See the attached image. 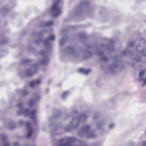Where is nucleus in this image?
Wrapping results in <instances>:
<instances>
[{
	"label": "nucleus",
	"instance_id": "4",
	"mask_svg": "<svg viewBox=\"0 0 146 146\" xmlns=\"http://www.w3.org/2000/svg\"><path fill=\"white\" fill-rule=\"evenodd\" d=\"M145 70H141L140 72L139 77L141 80H144V83L143 84V86L146 84V76L145 77L144 74L145 72Z\"/></svg>",
	"mask_w": 146,
	"mask_h": 146
},
{
	"label": "nucleus",
	"instance_id": "8",
	"mask_svg": "<svg viewBox=\"0 0 146 146\" xmlns=\"http://www.w3.org/2000/svg\"><path fill=\"white\" fill-rule=\"evenodd\" d=\"M78 70L80 73H83L85 75L88 74L90 72L89 69H86L83 68H80Z\"/></svg>",
	"mask_w": 146,
	"mask_h": 146
},
{
	"label": "nucleus",
	"instance_id": "5",
	"mask_svg": "<svg viewBox=\"0 0 146 146\" xmlns=\"http://www.w3.org/2000/svg\"><path fill=\"white\" fill-rule=\"evenodd\" d=\"M41 81L40 80H37L31 82L29 84L31 87L36 88L41 83Z\"/></svg>",
	"mask_w": 146,
	"mask_h": 146
},
{
	"label": "nucleus",
	"instance_id": "27",
	"mask_svg": "<svg viewBox=\"0 0 146 146\" xmlns=\"http://www.w3.org/2000/svg\"><path fill=\"white\" fill-rule=\"evenodd\" d=\"M97 127H100L99 125L98 124L97 125Z\"/></svg>",
	"mask_w": 146,
	"mask_h": 146
},
{
	"label": "nucleus",
	"instance_id": "1",
	"mask_svg": "<svg viewBox=\"0 0 146 146\" xmlns=\"http://www.w3.org/2000/svg\"><path fill=\"white\" fill-rule=\"evenodd\" d=\"M20 110L18 111V113L19 114H23L24 115L29 116L32 119L35 118L36 115L38 112L37 110H33L31 111L29 109H24L23 108V104L21 103H19L17 105Z\"/></svg>",
	"mask_w": 146,
	"mask_h": 146
},
{
	"label": "nucleus",
	"instance_id": "14",
	"mask_svg": "<svg viewBox=\"0 0 146 146\" xmlns=\"http://www.w3.org/2000/svg\"><path fill=\"white\" fill-rule=\"evenodd\" d=\"M49 59L47 57L44 58L42 63L43 64H46L48 62Z\"/></svg>",
	"mask_w": 146,
	"mask_h": 146
},
{
	"label": "nucleus",
	"instance_id": "23",
	"mask_svg": "<svg viewBox=\"0 0 146 146\" xmlns=\"http://www.w3.org/2000/svg\"><path fill=\"white\" fill-rule=\"evenodd\" d=\"M143 146H146V142L143 143Z\"/></svg>",
	"mask_w": 146,
	"mask_h": 146
},
{
	"label": "nucleus",
	"instance_id": "25",
	"mask_svg": "<svg viewBox=\"0 0 146 146\" xmlns=\"http://www.w3.org/2000/svg\"><path fill=\"white\" fill-rule=\"evenodd\" d=\"M23 93L24 94V95H26L27 93V92H25H25H23Z\"/></svg>",
	"mask_w": 146,
	"mask_h": 146
},
{
	"label": "nucleus",
	"instance_id": "10",
	"mask_svg": "<svg viewBox=\"0 0 146 146\" xmlns=\"http://www.w3.org/2000/svg\"><path fill=\"white\" fill-rule=\"evenodd\" d=\"M34 72L32 71L28 70L26 71V75L28 77L31 76H32L34 74Z\"/></svg>",
	"mask_w": 146,
	"mask_h": 146
},
{
	"label": "nucleus",
	"instance_id": "21",
	"mask_svg": "<svg viewBox=\"0 0 146 146\" xmlns=\"http://www.w3.org/2000/svg\"><path fill=\"white\" fill-rule=\"evenodd\" d=\"M9 144L8 143H5L4 145V146H9Z\"/></svg>",
	"mask_w": 146,
	"mask_h": 146
},
{
	"label": "nucleus",
	"instance_id": "28",
	"mask_svg": "<svg viewBox=\"0 0 146 146\" xmlns=\"http://www.w3.org/2000/svg\"><path fill=\"white\" fill-rule=\"evenodd\" d=\"M145 134H146V131H145Z\"/></svg>",
	"mask_w": 146,
	"mask_h": 146
},
{
	"label": "nucleus",
	"instance_id": "15",
	"mask_svg": "<svg viewBox=\"0 0 146 146\" xmlns=\"http://www.w3.org/2000/svg\"><path fill=\"white\" fill-rule=\"evenodd\" d=\"M89 127L88 126L84 127L83 128V131L84 132L88 131L89 130Z\"/></svg>",
	"mask_w": 146,
	"mask_h": 146
},
{
	"label": "nucleus",
	"instance_id": "26",
	"mask_svg": "<svg viewBox=\"0 0 146 146\" xmlns=\"http://www.w3.org/2000/svg\"><path fill=\"white\" fill-rule=\"evenodd\" d=\"M94 136L93 135H92L90 137H93Z\"/></svg>",
	"mask_w": 146,
	"mask_h": 146
},
{
	"label": "nucleus",
	"instance_id": "19",
	"mask_svg": "<svg viewBox=\"0 0 146 146\" xmlns=\"http://www.w3.org/2000/svg\"><path fill=\"white\" fill-rule=\"evenodd\" d=\"M64 42V40L63 38L61 39L59 42L60 45H62Z\"/></svg>",
	"mask_w": 146,
	"mask_h": 146
},
{
	"label": "nucleus",
	"instance_id": "9",
	"mask_svg": "<svg viewBox=\"0 0 146 146\" xmlns=\"http://www.w3.org/2000/svg\"><path fill=\"white\" fill-rule=\"evenodd\" d=\"M40 98V96H38L36 97L35 100H31L29 103V106H32L36 102L38 101Z\"/></svg>",
	"mask_w": 146,
	"mask_h": 146
},
{
	"label": "nucleus",
	"instance_id": "17",
	"mask_svg": "<svg viewBox=\"0 0 146 146\" xmlns=\"http://www.w3.org/2000/svg\"><path fill=\"white\" fill-rule=\"evenodd\" d=\"M115 126V124L114 123H111L109 125V128L111 129L113 128Z\"/></svg>",
	"mask_w": 146,
	"mask_h": 146
},
{
	"label": "nucleus",
	"instance_id": "16",
	"mask_svg": "<svg viewBox=\"0 0 146 146\" xmlns=\"http://www.w3.org/2000/svg\"><path fill=\"white\" fill-rule=\"evenodd\" d=\"M68 52L70 54H72L74 52V50L72 48H70L68 49Z\"/></svg>",
	"mask_w": 146,
	"mask_h": 146
},
{
	"label": "nucleus",
	"instance_id": "22",
	"mask_svg": "<svg viewBox=\"0 0 146 146\" xmlns=\"http://www.w3.org/2000/svg\"><path fill=\"white\" fill-rule=\"evenodd\" d=\"M18 143H14V146H18Z\"/></svg>",
	"mask_w": 146,
	"mask_h": 146
},
{
	"label": "nucleus",
	"instance_id": "12",
	"mask_svg": "<svg viewBox=\"0 0 146 146\" xmlns=\"http://www.w3.org/2000/svg\"><path fill=\"white\" fill-rule=\"evenodd\" d=\"M60 144L59 145V146H71L68 143H64L62 140L60 141Z\"/></svg>",
	"mask_w": 146,
	"mask_h": 146
},
{
	"label": "nucleus",
	"instance_id": "11",
	"mask_svg": "<svg viewBox=\"0 0 146 146\" xmlns=\"http://www.w3.org/2000/svg\"><path fill=\"white\" fill-rule=\"evenodd\" d=\"M69 94V92L68 91H65L62 93V99L64 100L67 97Z\"/></svg>",
	"mask_w": 146,
	"mask_h": 146
},
{
	"label": "nucleus",
	"instance_id": "6",
	"mask_svg": "<svg viewBox=\"0 0 146 146\" xmlns=\"http://www.w3.org/2000/svg\"><path fill=\"white\" fill-rule=\"evenodd\" d=\"M27 127L28 131L27 137L28 138H29L31 137L33 131L30 125V123L29 122L27 123Z\"/></svg>",
	"mask_w": 146,
	"mask_h": 146
},
{
	"label": "nucleus",
	"instance_id": "24",
	"mask_svg": "<svg viewBox=\"0 0 146 146\" xmlns=\"http://www.w3.org/2000/svg\"><path fill=\"white\" fill-rule=\"evenodd\" d=\"M19 122L21 124L23 123V121H22L21 120L19 121Z\"/></svg>",
	"mask_w": 146,
	"mask_h": 146
},
{
	"label": "nucleus",
	"instance_id": "3",
	"mask_svg": "<svg viewBox=\"0 0 146 146\" xmlns=\"http://www.w3.org/2000/svg\"><path fill=\"white\" fill-rule=\"evenodd\" d=\"M86 117H87L85 114H82L77 119H73L71 123V124L75 125L76 123H78L80 121H83Z\"/></svg>",
	"mask_w": 146,
	"mask_h": 146
},
{
	"label": "nucleus",
	"instance_id": "13",
	"mask_svg": "<svg viewBox=\"0 0 146 146\" xmlns=\"http://www.w3.org/2000/svg\"><path fill=\"white\" fill-rule=\"evenodd\" d=\"M53 21H50L46 22L45 24V25L47 26H50L53 25Z\"/></svg>",
	"mask_w": 146,
	"mask_h": 146
},
{
	"label": "nucleus",
	"instance_id": "2",
	"mask_svg": "<svg viewBox=\"0 0 146 146\" xmlns=\"http://www.w3.org/2000/svg\"><path fill=\"white\" fill-rule=\"evenodd\" d=\"M58 1L53 3L52 8V11L53 16L56 17L59 15L61 12L60 7H62V3L59 0Z\"/></svg>",
	"mask_w": 146,
	"mask_h": 146
},
{
	"label": "nucleus",
	"instance_id": "20",
	"mask_svg": "<svg viewBox=\"0 0 146 146\" xmlns=\"http://www.w3.org/2000/svg\"><path fill=\"white\" fill-rule=\"evenodd\" d=\"M102 60L104 61H106L107 60V58L106 57H104L102 58Z\"/></svg>",
	"mask_w": 146,
	"mask_h": 146
},
{
	"label": "nucleus",
	"instance_id": "18",
	"mask_svg": "<svg viewBox=\"0 0 146 146\" xmlns=\"http://www.w3.org/2000/svg\"><path fill=\"white\" fill-rule=\"evenodd\" d=\"M64 42V40L63 38L61 39L59 42L60 45H62Z\"/></svg>",
	"mask_w": 146,
	"mask_h": 146
},
{
	"label": "nucleus",
	"instance_id": "7",
	"mask_svg": "<svg viewBox=\"0 0 146 146\" xmlns=\"http://www.w3.org/2000/svg\"><path fill=\"white\" fill-rule=\"evenodd\" d=\"M54 36L53 35L50 36L45 41L44 43L47 44L50 43L51 42L54 40Z\"/></svg>",
	"mask_w": 146,
	"mask_h": 146
}]
</instances>
